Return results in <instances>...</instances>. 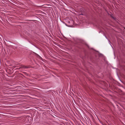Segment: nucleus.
Instances as JSON below:
<instances>
[{
    "mask_svg": "<svg viewBox=\"0 0 125 125\" xmlns=\"http://www.w3.org/2000/svg\"><path fill=\"white\" fill-rule=\"evenodd\" d=\"M27 68V67L23 65H22L21 66V68H24V69H25L26 68Z\"/></svg>",
    "mask_w": 125,
    "mask_h": 125,
    "instance_id": "nucleus-1",
    "label": "nucleus"
}]
</instances>
